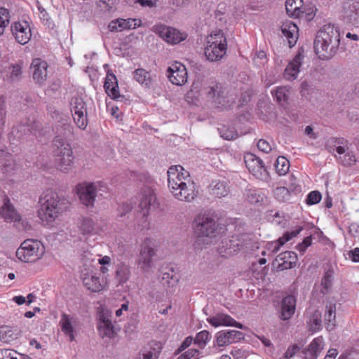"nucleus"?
Wrapping results in <instances>:
<instances>
[{
    "label": "nucleus",
    "mask_w": 359,
    "mask_h": 359,
    "mask_svg": "<svg viewBox=\"0 0 359 359\" xmlns=\"http://www.w3.org/2000/svg\"><path fill=\"white\" fill-rule=\"evenodd\" d=\"M340 43V29L334 25H324L317 32L314 40V50L321 60H328L334 56Z\"/></svg>",
    "instance_id": "f257e3e1"
},
{
    "label": "nucleus",
    "mask_w": 359,
    "mask_h": 359,
    "mask_svg": "<svg viewBox=\"0 0 359 359\" xmlns=\"http://www.w3.org/2000/svg\"><path fill=\"white\" fill-rule=\"evenodd\" d=\"M227 41L226 35L221 29L212 31L205 38L204 54L207 60L218 62L226 55Z\"/></svg>",
    "instance_id": "f03ea898"
},
{
    "label": "nucleus",
    "mask_w": 359,
    "mask_h": 359,
    "mask_svg": "<svg viewBox=\"0 0 359 359\" xmlns=\"http://www.w3.org/2000/svg\"><path fill=\"white\" fill-rule=\"evenodd\" d=\"M62 211L58 195L52 191L44 192L39 198L38 216L47 223L53 222Z\"/></svg>",
    "instance_id": "7ed1b4c3"
},
{
    "label": "nucleus",
    "mask_w": 359,
    "mask_h": 359,
    "mask_svg": "<svg viewBox=\"0 0 359 359\" xmlns=\"http://www.w3.org/2000/svg\"><path fill=\"white\" fill-rule=\"evenodd\" d=\"M53 154L60 170L67 172L71 168L74 161L73 151L65 138L59 135L54 138Z\"/></svg>",
    "instance_id": "20e7f679"
},
{
    "label": "nucleus",
    "mask_w": 359,
    "mask_h": 359,
    "mask_svg": "<svg viewBox=\"0 0 359 359\" xmlns=\"http://www.w3.org/2000/svg\"><path fill=\"white\" fill-rule=\"evenodd\" d=\"M45 252L43 243L35 239L24 241L16 250V257L21 262L33 263L40 259Z\"/></svg>",
    "instance_id": "39448f33"
},
{
    "label": "nucleus",
    "mask_w": 359,
    "mask_h": 359,
    "mask_svg": "<svg viewBox=\"0 0 359 359\" xmlns=\"http://www.w3.org/2000/svg\"><path fill=\"white\" fill-rule=\"evenodd\" d=\"M248 245V236L245 234L233 236L224 238L219 244L217 251L222 257L232 256Z\"/></svg>",
    "instance_id": "423d86ee"
},
{
    "label": "nucleus",
    "mask_w": 359,
    "mask_h": 359,
    "mask_svg": "<svg viewBox=\"0 0 359 359\" xmlns=\"http://www.w3.org/2000/svg\"><path fill=\"white\" fill-rule=\"evenodd\" d=\"M156 245L154 240L146 238L141 245L137 264L144 272H148L153 266V258L156 255Z\"/></svg>",
    "instance_id": "0eeeda50"
},
{
    "label": "nucleus",
    "mask_w": 359,
    "mask_h": 359,
    "mask_svg": "<svg viewBox=\"0 0 359 359\" xmlns=\"http://www.w3.org/2000/svg\"><path fill=\"white\" fill-rule=\"evenodd\" d=\"M70 106L74 122L79 128L85 130L88 123L86 103L82 97L74 96L71 100Z\"/></svg>",
    "instance_id": "6e6552de"
},
{
    "label": "nucleus",
    "mask_w": 359,
    "mask_h": 359,
    "mask_svg": "<svg viewBox=\"0 0 359 359\" xmlns=\"http://www.w3.org/2000/svg\"><path fill=\"white\" fill-rule=\"evenodd\" d=\"M81 278L85 287L91 292H97L104 287V280L100 278V273L92 266H83Z\"/></svg>",
    "instance_id": "1a4fd4ad"
},
{
    "label": "nucleus",
    "mask_w": 359,
    "mask_h": 359,
    "mask_svg": "<svg viewBox=\"0 0 359 359\" xmlns=\"http://www.w3.org/2000/svg\"><path fill=\"white\" fill-rule=\"evenodd\" d=\"M152 30L165 41L172 44L179 43L184 41L187 36L185 32H180L177 29L168 27L163 24L154 25Z\"/></svg>",
    "instance_id": "9d476101"
},
{
    "label": "nucleus",
    "mask_w": 359,
    "mask_h": 359,
    "mask_svg": "<svg viewBox=\"0 0 359 359\" xmlns=\"http://www.w3.org/2000/svg\"><path fill=\"white\" fill-rule=\"evenodd\" d=\"M195 231L200 236L210 237L216 231L215 219L210 215L200 214L194 219Z\"/></svg>",
    "instance_id": "9b49d317"
},
{
    "label": "nucleus",
    "mask_w": 359,
    "mask_h": 359,
    "mask_svg": "<svg viewBox=\"0 0 359 359\" xmlns=\"http://www.w3.org/2000/svg\"><path fill=\"white\" fill-rule=\"evenodd\" d=\"M101 185L100 183H83L76 186L79 199L86 206H93Z\"/></svg>",
    "instance_id": "f8f14e48"
},
{
    "label": "nucleus",
    "mask_w": 359,
    "mask_h": 359,
    "mask_svg": "<svg viewBox=\"0 0 359 359\" xmlns=\"http://www.w3.org/2000/svg\"><path fill=\"white\" fill-rule=\"evenodd\" d=\"M167 173L168 184L171 193L183 183L191 180L189 172L180 165L170 167Z\"/></svg>",
    "instance_id": "ddd939ff"
},
{
    "label": "nucleus",
    "mask_w": 359,
    "mask_h": 359,
    "mask_svg": "<svg viewBox=\"0 0 359 359\" xmlns=\"http://www.w3.org/2000/svg\"><path fill=\"white\" fill-rule=\"evenodd\" d=\"M341 17L348 24L359 25V0H343Z\"/></svg>",
    "instance_id": "4468645a"
},
{
    "label": "nucleus",
    "mask_w": 359,
    "mask_h": 359,
    "mask_svg": "<svg viewBox=\"0 0 359 359\" xmlns=\"http://www.w3.org/2000/svg\"><path fill=\"white\" fill-rule=\"evenodd\" d=\"M205 93L209 97L212 98L218 107L226 108L230 107V100L226 97V89L221 83L212 82L205 88Z\"/></svg>",
    "instance_id": "2eb2a0df"
},
{
    "label": "nucleus",
    "mask_w": 359,
    "mask_h": 359,
    "mask_svg": "<svg viewBox=\"0 0 359 359\" xmlns=\"http://www.w3.org/2000/svg\"><path fill=\"white\" fill-rule=\"evenodd\" d=\"M244 160L249 172L255 177L261 180L267 177L268 172L260 158L251 153H248L245 155Z\"/></svg>",
    "instance_id": "dca6fc26"
},
{
    "label": "nucleus",
    "mask_w": 359,
    "mask_h": 359,
    "mask_svg": "<svg viewBox=\"0 0 359 359\" xmlns=\"http://www.w3.org/2000/svg\"><path fill=\"white\" fill-rule=\"evenodd\" d=\"M197 194L195 183L191 180L183 183L172 193L176 199L184 202L192 201L196 197Z\"/></svg>",
    "instance_id": "f3484780"
},
{
    "label": "nucleus",
    "mask_w": 359,
    "mask_h": 359,
    "mask_svg": "<svg viewBox=\"0 0 359 359\" xmlns=\"http://www.w3.org/2000/svg\"><path fill=\"white\" fill-rule=\"evenodd\" d=\"M170 81L177 86H182L187 81V71L184 65L175 62L167 70Z\"/></svg>",
    "instance_id": "a211bd4d"
},
{
    "label": "nucleus",
    "mask_w": 359,
    "mask_h": 359,
    "mask_svg": "<svg viewBox=\"0 0 359 359\" xmlns=\"http://www.w3.org/2000/svg\"><path fill=\"white\" fill-rule=\"evenodd\" d=\"M156 200L154 191L150 187L145 186L141 189L139 194V208L142 212L143 218L148 215L149 210L151 206L154 205Z\"/></svg>",
    "instance_id": "6ab92c4d"
},
{
    "label": "nucleus",
    "mask_w": 359,
    "mask_h": 359,
    "mask_svg": "<svg viewBox=\"0 0 359 359\" xmlns=\"http://www.w3.org/2000/svg\"><path fill=\"white\" fill-rule=\"evenodd\" d=\"M243 337V334L237 330H222L216 333L215 344L219 347L226 346L239 341Z\"/></svg>",
    "instance_id": "aec40b11"
},
{
    "label": "nucleus",
    "mask_w": 359,
    "mask_h": 359,
    "mask_svg": "<svg viewBox=\"0 0 359 359\" xmlns=\"http://www.w3.org/2000/svg\"><path fill=\"white\" fill-rule=\"evenodd\" d=\"M142 21L137 18H118L109 22L108 28L111 32H122L124 30L134 29L140 27Z\"/></svg>",
    "instance_id": "412c9836"
},
{
    "label": "nucleus",
    "mask_w": 359,
    "mask_h": 359,
    "mask_svg": "<svg viewBox=\"0 0 359 359\" xmlns=\"http://www.w3.org/2000/svg\"><path fill=\"white\" fill-rule=\"evenodd\" d=\"M304 57V50L299 49L285 69L284 77L287 80L293 81L297 78Z\"/></svg>",
    "instance_id": "4be33fe9"
},
{
    "label": "nucleus",
    "mask_w": 359,
    "mask_h": 359,
    "mask_svg": "<svg viewBox=\"0 0 359 359\" xmlns=\"http://www.w3.org/2000/svg\"><path fill=\"white\" fill-rule=\"evenodd\" d=\"M11 31L15 40L20 44H26L31 39V29L27 22H15Z\"/></svg>",
    "instance_id": "5701e85b"
},
{
    "label": "nucleus",
    "mask_w": 359,
    "mask_h": 359,
    "mask_svg": "<svg viewBox=\"0 0 359 359\" xmlns=\"http://www.w3.org/2000/svg\"><path fill=\"white\" fill-rule=\"evenodd\" d=\"M207 321L215 327L219 326H233L240 329H244L245 327L243 325L237 322L230 316L222 313L208 318Z\"/></svg>",
    "instance_id": "b1692460"
},
{
    "label": "nucleus",
    "mask_w": 359,
    "mask_h": 359,
    "mask_svg": "<svg viewBox=\"0 0 359 359\" xmlns=\"http://www.w3.org/2000/svg\"><path fill=\"white\" fill-rule=\"evenodd\" d=\"M99 320L97 329L100 336L102 337H113L115 334V331L110 319V315L108 313H100Z\"/></svg>",
    "instance_id": "393cba45"
},
{
    "label": "nucleus",
    "mask_w": 359,
    "mask_h": 359,
    "mask_svg": "<svg viewBox=\"0 0 359 359\" xmlns=\"http://www.w3.org/2000/svg\"><path fill=\"white\" fill-rule=\"evenodd\" d=\"M47 67L46 62L41 60L39 58H36L32 60V68H33V79L36 83L42 85L47 78Z\"/></svg>",
    "instance_id": "a878e982"
},
{
    "label": "nucleus",
    "mask_w": 359,
    "mask_h": 359,
    "mask_svg": "<svg viewBox=\"0 0 359 359\" xmlns=\"http://www.w3.org/2000/svg\"><path fill=\"white\" fill-rule=\"evenodd\" d=\"M297 261L296 253L291 251L282 252L276 259V262L278 263L277 269L280 271L294 268Z\"/></svg>",
    "instance_id": "bb28decb"
},
{
    "label": "nucleus",
    "mask_w": 359,
    "mask_h": 359,
    "mask_svg": "<svg viewBox=\"0 0 359 359\" xmlns=\"http://www.w3.org/2000/svg\"><path fill=\"white\" fill-rule=\"evenodd\" d=\"M104 88L107 94L114 100H118L121 98L118 90V81L116 76L111 72L108 71Z\"/></svg>",
    "instance_id": "cd10ccee"
},
{
    "label": "nucleus",
    "mask_w": 359,
    "mask_h": 359,
    "mask_svg": "<svg viewBox=\"0 0 359 359\" xmlns=\"http://www.w3.org/2000/svg\"><path fill=\"white\" fill-rule=\"evenodd\" d=\"M280 29L283 36L287 40L289 46H294L298 39L297 26L291 21H286L283 23Z\"/></svg>",
    "instance_id": "c85d7f7f"
},
{
    "label": "nucleus",
    "mask_w": 359,
    "mask_h": 359,
    "mask_svg": "<svg viewBox=\"0 0 359 359\" xmlns=\"http://www.w3.org/2000/svg\"><path fill=\"white\" fill-rule=\"evenodd\" d=\"M296 309V299L293 295H287L283 298L281 304V319H290L294 313Z\"/></svg>",
    "instance_id": "c756f323"
},
{
    "label": "nucleus",
    "mask_w": 359,
    "mask_h": 359,
    "mask_svg": "<svg viewBox=\"0 0 359 359\" xmlns=\"http://www.w3.org/2000/svg\"><path fill=\"white\" fill-rule=\"evenodd\" d=\"M79 229L83 235H95L101 230L99 224L89 217H83L80 220Z\"/></svg>",
    "instance_id": "7c9ffc66"
},
{
    "label": "nucleus",
    "mask_w": 359,
    "mask_h": 359,
    "mask_svg": "<svg viewBox=\"0 0 359 359\" xmlns=\"http://www.w3.org/2000/svg\"><path fill=\"white\" fill-rule=\"evenodd\" d=\"M285 9L289 15L294 18H301L304 13L306 12V7L303 6L302 0H287Z\"/></svg>",
    "instance_id": "2f4dec72"
},
{
    "label": "nucleus",
    "mask_w": 359,
    "mask_h": 359,
    "mask_svg": "<svg viewBox=\"0 0 359 359\" xmlns=\"http://www.w3.org/2000/svg\"><path fill=\"white\" fill-rule=\"evenodd\" d=\"M0 213L6 222H18L21 219L20 215L17 212L8 199L5 200Z\"/></svg>",
    "instance_id": "473e14b6"
},
{
    "label": "nucleus",
    "mask_w": 359,
    "mask_h": 359,
    "mask_svg": "<svg viewBox=\"0 0 359 359\" xmlns=\"http://www.w3.org/2000/svg\"><path fill=\"white\" fill-rule=\"evenodd\" d=\"M21 330L17 327H0V341L4 343H10L19 337Z\"/></svg>",
    "instance_id": "72a5a7b5"
},
{
    "label": "nucleus",
    "mask_w": 359,
    "mask_h": 359,
    "mask_svg": "<svg viewBox=\"0 0 359 359\" xmlns=\"http://www.w3.org/2000/svg\"><path fill=\"white\" fill-rule=\"evenodd\" d=\"M336 151L339 159L344 165H352L355 162V157L353 152L346 146H336Z\"/></svg>",
    "instance_id": "f704fd0d"
},
{
    "label": "nucleus",
    "mask_w": 359,
    "mask_h": 359,
    "mask_svg": "<svg viewBox=\"0 0 359 359\" xmlns=\"http://www.w3.org/2000/svg\"><path fill=\"white\" fill-rule=\"evenodd\" d=\"M75 323V320L67 314H63L60 320L62 331L69 337L70 341L74 340V325Z\"/></svg>",
    "instance_id": "c9c22d12"
},
{
    "label": "nucleus",
    "mask_w": 359,
    "mask_h": 359,
    "mask_svg": "<svg viewBox=\"0 0 359 359\" xmlns=\"http://www.w3.org/2000/svg\"><path fill=\"white\" fill-rule=\"evenodd\" d=\"M302 230V228H299L292 231L285 232L283 236L280 237L278 240L271 244V252L273 253H276L282 245L294 237L297 236Z\"/></svg>",
    "instance_id": "e433bc0d"
},
{
    "label": "nucleus",
    "mask_w": 359,
    "mask_h": 359,
    "mask_svg": "<svg viewBox=\"0 0 359 359\" xmlns=\"http://www.w3.org/2000/svg\"><path fill=\"white\" fill-rule=\"evenodd\" d=\"M323 348V339L320 337L315 338L305 350L309 359H316Z\"/></svg>",
    "instance_id": "4c0bfd02"
},
{
    "label": "nucleus",
    "mask_w": 359,
    "mask_h": 359,
    "mask_svg": "<svg viewBox=\"0 0 359 359\" xmlns=\"http://www.w3.org/2000/svg\"><path fill=\"white\" fill-rule=\"evenodd\" d=\"M325 325L329 331L333 330L336 326V306L330 303L326 305L325 313Z\"/></svg>",
    "instance_id": "58836bf2"
},
{
    "label": "nucleus",
    "mask_w": 359,
    "mask_h": 359,
    "mask_svg": "<svg viewBox=\"0 0 359 359\" xmlns=\"http://www.w3.org/2000/svg\"><path fill=\"white\" fill-rule=\"evenodd\" d=\"M133 79L145 87H149L151 83L150 73L142 68L137 69L133 72Z\"/></svg>",
    "instance_id": "ea45409f"
},
{
    "label": "nucleus",
    "mask_w": 359,
    "mask_h": 359,
    "mask_svg": "<svg viewBox=\"0 0 359 359\" xmlns=\"http://www.w3.org/2000/svg\"><path fill=\"white\" fill-rule=\"evenodd\" d=\"M2 158L1 159L0 163L1 164L2 171L10 175L15 170V163L13 160V156L8 153L1 152Z\"/></svg>",
    "instance_id": "a19ab883"
},
{
    "label": "nucleus",
    "mask_w": 359,
    "mask_h": 359,
    "mask_svg": "<svg viewBox=\"0 0 359 359\" xmlns=\"http://www.w3.org/2000/svg\"><path fill=\"white\" fill-rule=\"evenodd\" d=\"M212 194L218 197L226 196L229 193V188L224 181L214 180L210 184Z\"/></svg>",
    "instance_id": "79ce46f5"
},
{
    "label": "nucleus",
    "mask_w": 359,
    "mask_h": 359,
    "mask_svg": "<svg viewBox=\"0 0 359 359\" xmlns=\"http://www.w3.org/2000/svg\"><path fill=\"white\" fill-rule=\"evenodd\" d=\"M130 266L125 264H118L116 270V279L118 284L123 285L126 283L130 278Z\"/></svg>",
    "instance_id": "37998d69"
},
{
    "label": "nucleus",
    "mask_w": 359,
    "mask_h": 359,
    "mask_svg": "<svg viewBox=\"0 0 359 359\" xmlns=\"http://www.w3.org/2000/svg\"><path fill=\"white\" fill-rule=\"evenodd\" d=\"M245 196L250 203L254 205H261L265 198L260 191L254 189H246Z\"/></svg>",
    "instance_id": "c03bdc74"
},
{
    "label": "nucleus",
    "mask_w": 359,
    "mask_h": 359,
    "mask_svg": "<svg viewBox=\"0 0 359 359\" xmlns=\"http://www.w3.org/2000/svg\"><path fill=\"white\" fill-rule=\"evenodd\" d=\"M22 67L19 64L10 65L6 73V79L10 82L18 81L21 79Z\"/></svg>",
    "instance_id": "a18cd8bd"
},
{
    "label": "nucleus",
    "mask_w": 359,
    "mask_h": 359,
    "mask_svg": "<svg viewBox=\"0 0 359 359\" xmlns=\"http://www.w3.org/2000/svg\"><path fill=\"white\" fill-rule=\"evenodd\" d=\"M272 95L276 98L277 102L281 105H285L289 98V88L285 86H280L271 92Z\"/></svg>",
    "instance_id": "49530a36"
},
{
    "label": "nucleus",
    "mask_w": 359,
    "mask_h": 359,
    "mask_svg": "<svg viewBox=\"0 0 359 359\" xmlns=\"http://www.w3.org/2000/svg\"><path fill=\"white\" fill-rule=\"evenodd\" d=\"M321 313L316 311L310 316L308 325L309 330L313 332L319 331L322 328Z\"/></svg>",
    "instance_id": "de8ad7c7"
},
{
    "label": "nucleus",
    "mask_w": 359,
    "mask_h": 359,
    "mask_svg": "<svg viewBox=\"0 0 359 359\" xmlns=\"http://www.w3.org/2000/svg\"><path fill=\"white\" fill-rule=\"evenodd\" d=\"M10 12L8 9L1 7L0 8V36H1L6 28L10 23Z\"/></svg>",
    "instance_id": "09e8293b"
},
{
    "label": "nucleus",
    "mask_w": 359,
    "mask_h": 359,
    "mask_svg": "<svg viewBox=\"0 0 359 359\" xmlns=\"http://www.w3.org/2000/svg\"><path fill=\"white\" fill-rule=\"evenodd\" d=\"M275 167H276V172L280 175H283L286 174L289 170V168H290L289 161L283 156H279L276 159V161L275 163Z\"/></svg>",
    "instance_id": "8fccbe9b"
},
{
    "label": "nucleus",
    "mask_w": 359,
    "mask_h": 359,
    "mask_svg": "<svg viewBox=\"0 0 359 359\" xmlns=\"http://www.w3.org/2000/svg\"><path fill=\"white\" fill-rule=\"evenodd\" d=\"M274 197L280 202H285L290 199V193L285 187H279L273 191Z\"/></svg>",
    "instance_id": "3c124183"
},
{
    "label": "nucleus",
    "mask_w": 359,
    "mask_h": 359,
    "mask_svg": "<svg viewBox=\"0 0 359 359\" xmlns=\"http://www.w3.org/2000/svg\"><path fill=\"white\" fill-rule=\"evenodd\" d=\"M222 138L226 140H231L237 137L238 134L233 128L223 126L218 129Z\"/></svg>",
    "instance_id": "603ef678"
},
{
    "label": "nucleus",
    "mask_w": 359,
    "mask_h": 359,
    "mask_svg": "<svg viewBox=\"0 0 359 359\" xmlns=\"http://www.w3.org/2000/svg\"><path fill=\"white\" fill-rule=\"evenodd\" d=\"M210 333L206 330H203L198 332L194 339L195 344H197L200 347H204L208 341Z\"/></svg>",
    "instance_id": "864d4df0"
},
{
    "label": "nucleus",
    "mask_w": 359,
    "mask_h": 359,
    "mask_svg": "<svg viewBox=\"0 0 359 359\" xmlns=\"http://www.w3.org/2000/svg\"><path fill=\"white\" fill-rule=\"evenodd\" d=\"M252 60L256 66L261 67L266 62V54L263 50L257 51Z\"/></svg>",
    "instance_id": "5fc2aeb1"
},
{
    "label": "nucleus",
    "mask_w": 359,
    "mask_h": 359,
    "mask_svg": "<svg viewBox=\"0 0 359 359\" xmlns=\"http://www.w3.org/2000/svg\"><path fill=\"white\" fill-rule=\"evenodd\" d=\"M321 198V194L318 191H312L308 194L306 201L308 205H314L318 203Z\"/></svg>",
    "instance_id": "6e6d98bb"
},
{
    "label": "nucleus",
    "mask_w": 359,
    "mask_h": 359,
    "mask_svg": "<svg viewBox=\"0 0 359 359\" xmlns=\"http://www.w3.org/2000/svg\"><path fill=\"white\" fill-rule=\"evenodd\" d=\"M133 206L130 203L126 202L118 205L117 208L118 218H121L132 210Z\"/></svg>",
    "instance_id": "4d7b16f0"
},
{
    "label": "nucleus",
    "mask_w": 359,
    "mask_h": 359,
    "mask_svg": "<svg viewBox=\"0 0 359 359\" xmlns=\"http://www.w3.org/2000/svg\"><path fill=\"white\" fill-rule=\"evenodd\" d=\"M161 351V346L156 343L154 346L150 347L149 350L144 351L148 355L149 359H157Z\"/></svg>",
    "instance_id": "13d9d810"
},
{
    "label": "nucleus",
    "mask_w": 359,
    "mask_h": 359,
    "mask_svg": "<svg viewBox=\"0 0 359 359\" xmlns=\"http://www.w3.org/2000/svg\"><path fill=\"white\" fill-rule=\"evenodd\" d=\"M18 353L12 349L0 350V359H18Z\"/></svg>",
    "instance_id": "bf43d9fd"
},
{
    "label": "nucleus",
    "mask_w": 359,
    "mask_h": 359,
    "mask_svg": "<svg viewBox=\"0 0 359 359\" xmlns=\"http://www.w3.org/2000/svg\"><path fill=\"white\" fill-rule=\"evenodd\" d=\"M333 280V272L331 271H327L323 278H322L321 285L325 290H328L331 285Z\"/></svg>",
    "instance_id": "052dcab7"
},
{
    "label": "nucleus",
    "mask_w": 359,
    "mask_h": 359,
    "mask_svg": "<svg viewBox=\"0 0 359 359\" xmlns=\"http://www.w3.org/2000/svg\"><path fill=\"white\" fill-rule=\"evenodd\" d=\"M199 351L196 348H189L177 359H198Z\"/></svg>",
    "instance_id": "680f3d73"
},
{
    "label": "nucleus",
    "mask_w": 359,
    "mask_h": 359,
    "mask_svg": "<svg viewBox=\"0 0 359 359\" xmlns=\"http://www.w3.org/2000/svg\"><path fill=\"white\" fill-rule=\"evenodd\" d=\"M257 147L260 151L264 153H269L272 149L271 144L266 140L263 139L259 140L257 142Z\"/></svg>",
    "instance_id": "e2e57ef3"
},
{
    "label": "nucleus",
    "mask_w": 359,
    "mask_h": 359,
    "mask_svg": "<svg viewBox=\"0 0 359 359\" xmlns=\"http://www.w3.org/2000/svg\"><path fill=\"white\" fill-rule=\"evenodd\" d=\"M311 236L306 237L302 243H299L297 245V249L299 252H304L306 250V248L311 245Z\"/></svg>",
    "instance_id": "0e129e2a"
},
{
    "label": "nucleus",
    "mask_w": 359,
    "mask_h": 359,
    "mask_svg": "<svg viewBox=\"0 0 359 359\" xmlns=\"http://www.w3.org/2000/svg\"><path fill=\"white\" fill-rule=\"evenodd\" d=\"M267 219L272 223L279 224L280 223V217L279 212L271 210L267 214Z\"/></svg>",
    "instance_id": "69168bd1"
},
{
    "label": "nucleus",
    "mask_w": 359,
    "mask_h": 359,
    "mask_svg": "<svg viewBox=\"0 0 359 359\" xmlns=\"http://www.w3.org/2000/svg\"><path fill=\"white\" fill-rule=\"evenodd\" d=\"M299 350V348L297 345H293L290 346L286 352L285 353L284 357L287 359L292 358L294 356Z\"/></svg>",
    "instance_id": "338daca9"
},
{
    "label": "nucleus",
    "mask_w": 359,
    "mask_h": 359,
    "mask_svg": "<svg viewBox=\"0 0 359 359\" xmlns=\"http://www.w3.org/2000/svg\"><path fill=\"white\" fill-rule=\"evenodd\" d=\"M162 279L166 280L168 283H170L171 282L176 283L177 281V278L173 274L172 270H170V272L163 273Z\"/></svg>",
    "instance_id": "774afa93"
}]
</instances>
